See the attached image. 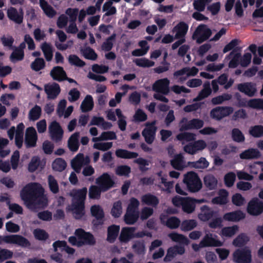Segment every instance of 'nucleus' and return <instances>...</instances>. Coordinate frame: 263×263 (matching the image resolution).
<instances>
[{"label":"nucleus","mask_w":263,"mask_h":263,"mask_svg":"<svg viewBox=\"0 0 263 263\" xmlns=\"http://www.w3.org/2000/svg\"><path fill=\"white\" fill-rule=\"evenodd\" d=\"M44 190L38 183L26 185L21 192V197L26 206L33 210L36 206L44 208L48 204V199L44 195Z\"/></svg>","instance_id":"1"},{"label":"nucleus","mask_w":263,"mask_h":263,"mask_svg":"<svg viewBox=\"0 0 263 263\" xmlns=\"http://www.w3.org/2000/svg\"><path fill=\"white\" fill-rule=\"evenodd\" d=\"M87 192L86 187L80 190H73L70 195L72 197V204L69 208L73 216L77 218H81L84 214V202Z\"/></svg>","instance_id":"2"},{"label":"nucleus","mask_w":263,"mask_h":263,"mask_svg":"<svg viewBox=\"0 0 263 263\" xmlns=\"http://www.w3.org/2000/svg\"><path fill=\"white\" fill-rule=\"evenodd\" d=\"M170 81L167 78H163L157 80L153 84L152 89L156 92L154 97L156 100L164 102H168V100L164 96L170 92L169 85Z\"/></svg>","instance_id":"3"},{"label":"nucleus","mask_w":263,"mask_h":263,"mask_svg":"<svg viewBox=\"0 0 263 263\" xmlns=\"http://www.w3.org/2000/svg\"><path fill=\"white\" fill-rule=\"evenodd\" d=\"M75 235L76 237L71 236L69 238V242L73 246L80 247L85 244L92 245L95 242L93 236L82 229L76 230Z\"/></svg>","instance_id":"4"},{"label":"nucleus","mask_w":263,"mask_h":263,"mask_svg":"<svg viewBox=\"0 0 263 263\" xmlns=\"http://www.w3.org/2000/svg\"><path fill=\"white\" fill-rule=\"evenodd\" d=\"M183 181L191 192H197L202 186L200 179L198 175L193 172H190L185 174Z\"/></svg>","instance_id":"5"},{"label":"nucleus","mask_w":263,"mask_h":263,"mask_svg":"<svg viewBox=\"0 0 263 263\" xmlns=\"http://www.w3.org/2000/svg\"><path fill=\"white\" fill-rule=\"evenodd\" d=\"M204 122L199 119H193L188 120L186 118H183L179 123L180 131L190 129H199L203 126Z\"/></svg>","instance_id":"6"},{"label":"nucleus","mask_w":263,"mask_h":263,"mask_svg":"<svg viewBox=\"0 0 263 263\" xmlns=\"http://www.w3.org/2000/svg\"><path fill=\"white\" fill-rule=\"evenodd\" d=\"M233 258L237 263H250L252 260L251 250L248 248L237 249L233 253Z\"/></svg>","instance_id":"7"},{"label":"nucleus","mask_w":263,"mask_h":263,"mask_svg":"<svg viewBox=\"0 0 263 263\" xmlns=\"http://www.w3.org/2000/svg\"><path fill=\"white\" fill-rule=\"evenodd\" d=\"M211 35V30L205 25H199L193 35V39L201 43L209 39Z\"/></svg>","instance_id":"8"},{"label":"nucleus","mask_w":263,"mask_h":263,"mask_svg":"<svg viewBox=\"0 0 263 263\" xmlns=\"http://www.w3.org/2000/svg\"><path fill=\"white\" fill-rule=\"evenodd\" d=\"M24 128V125L21 123L17 125L16 130L14 127H12L8 131V136L11 140L13 138L14 134L15 132V144L18 148L21 147L23 144Z\"/></svg>","instance_id":"9"},{"label":"nucleus","mask_w":263,"mask_h":263,"mask_svg":"<svg viewBox=\"0 0 263 263\" xmlns=\"http://www.w3.org/2000/svg\"><path fill=\"white\" fill-rule=\"evenodd\" d=\"M4 242L7 243L27 248L30 246L29 241L25 237L19 235H10L4 236Z\"/></svg>","instance_id":"10"},{"label":"nucleus","mask_w":263,"mask_h":263,"mask_svg":"<svg viewBox=\"0 0 263 263\" xmlns=\"http://www.w3.org/2000/svg\"><path fill=\"white\" fill-rule=\"evenodd\" d=\"M135 228L134 227H124L121 230L119 239L122 243H127L130 239L135 237H142L143 234H136Z\"/></svg>","instance_id":"11"},{"label":"nucleus","mask_w":263,"mask_h":263,"mask_svg":"<svg viewBox=\"0 0 263 263\" xmlns=\"http://www.w3.org/2000/svg\"><path fill=\"white\" fill-rule=\"evenodd\" d=\"M233 112L231 107H217L213 108L210 112L211 117L216 120H220L229 116Z\"/></svg>","instance_id":"12"},{"label":"nucleus","mask_w":263,"mask_h":263,"mask_svg":"<svg viewBox=\"0 0 263 263\" xmlns=\"http://www.w3.org/2000/svg\"><path fill=\"white\" fill-rule=\"evenodd\" d=\"M96 183L103 192H105L114 186L112 178L107 173H104L96 179Z\"/></svg>","instance_id":"13"},{"label":"nucleus","mask_w":263,"mask_h":263,"mask_svg":"<svg viewBox=\"0 0 263 263\" xmlns=\"http://www.w3.org/2000/svg\"><path fill=\"white\" fill-rule=\"evenodd\" d=\"M198 69L195 67H185L174 73V77L178 79L180 82H183L189 77H193L196 75L198 72Z\"/></svg>","instance_id":"14"},{"label":"nucleus","mask_w":263,"mask_h":263,"mask_svg":"<svg viewBox=\"0 0 263 263\" xmlns=\"http://www.w3.org/2000/svg\"><path fill=\"white\" fill-rule=\"evenodd\" d=\"M49 133L52 140L55 142L62 140L63 135V130L59 123L56 121L52 122L49 125Z\"/></svg>","instance_id":"15"},{"label":"nucleus","mask_w":263,"mask_h":263,"mask_svg":"<svg viewBox=\"0 0 263 263\" xmlns=\"http://www.w3.org/2000/svg\"><path fill=\"white\" fill-rule=\"evenodd\" d=\"M37 140V133L33 127L27 128L25 132V144L27 147H34Z\"/></svg>","instance_id":"16"},{"label":"nucleus","mask_w":263,"mask_h":263,"mask_svg":"<svg viewBox=\"0 0 263 263\" xmlns=\"http://www.w3.org/2000/svg\"><path fill=\"white\" fill-rule=\"evenodd\" d=\"M248 212L252 215H258L263 211V201L257 198L253 199L248 205Z\"/></svg>","instance_id":"17"},{"label":"nucleus","mask_w":263,"mask_h":263,"mask_svg":"<svg viewBox=\"0 0 263 263\" xmlns=\"http://www.w3.org/2000/svg\"><path fill=\"white\" fill-rule=\"evenodd\" d=\"M207 146L206 142L203 140H198L194 143H190L184 147V150L185 152L194 154L198 151L204 149Z\"/></svg>","instance_id":"18"},{"label":"nucleus","mask_w":263,"mask_h":263,"mask_svg":"<svg viewBox=\"0 0 263 263\" xmlns=\"http://www.w3.org/2000/svg\"><path fill=\"white\" fill-rule=\"evenodd\" d=\"M201 245L205 247H221L223 242L217 238V236H213L211 233H207L201 240Z\"/></svg>","instance_id":"19"},{"label":"nucleus","mask_w":263,"mask_h":263,"mask_svg":"<svg viewBox=\"0 0 263 263\" xmlns=\"http://www.w3.org/2000/svg\"><path fill=\"white\" fill-rule=\"evenodd\" d=\"M89 163V158L88 157H84L81 154H78L71 162L72 168L77 172L81 171L82 167Z\"/></svg>","instance_id":"20"},{"label":"nucleus","mask_w":263,"mask_h":263,"mask_svg":"<svg viewBox=\"0 0 263 263\" xmlns=\"http://www.w3.org/2000/svg\"><path fill=\"white\" fill-rule=\"evenodd\" d=\"M156 130L155 122L151 124H146V127L142 132V135L147 143L151 144L153 142Z\"/></svg>","instance_id":"21"},{"label":"nucleus","mask_w":263,"mask_h":263,"mask_svg":"<svg viewBox=\"0 0 263 263\" xmlns=\"http://www.w3.org/2000/svg\"><path fill=\"white\" fill-rule=\"evenodd\" d=\"M238 89L249 97L253 96L256 93V85L252 83H245L238 85Z\"/></svg>","instance_id":"22"},{"label":"nucleus","mask_w":263,"mask_h":263,"mask_svg":"<svg viewBox=\"0 0 263 263\" xmlns=\"http://www.w3.org/2000/svg\"><path fill=\"white\" fill-rule=\"evenodd\" d=\"M45 91L48 99H55L60 92V86L58 84L53 83L45 86Z\"/></svg>","instance_id":"23"},{"label":"nucleus","mask_w":263,"mask_h":263,"mask_svg":"<svg viewBox=\"0 0 263 263\" xmlns=\"http://www.w3.org/2000/svg\"><path fill=\"white\" fill-rule=\"evenodd\" d=\"M160 218L162 223L172 229L177 228L180 224V220L176 217H171L167 218L165 215L162 214Z\"/></svg>","instance_id":"24"},{"label":"nucleus","mask_w":263,"mask_h":263,"mask_svg":"<svg viewBox=\"0 0 263 263\" xmlns=\"http://www.w3.org/2000/svg\"><path fill=\"white\" fill-rule=\"evenodd\" d=\"M185 252L184 247L176 246L170 248L167 251V254L164 258L165 261H169L177 254L182 255Z\"/></svg>","instance_id":"25"},{"label":"nucleus","mask_w":263,"mask_h":263,"mask_svg":"<svg viewBox=\"0 0 263 263\" xmlns=\"http://www.w3.org/2000/svg\"><path fill=\"white\" fill-rule=\"evenodd\" d=\"M245 217V214L241 211L227 213L223 216V220L228 221L236 222Z\"/></svg>","instance_id":"26"},{"label":"nucleus","mask_w":263,"mask_h":263,"mask_svg":"<svg viewBox=\"0 0 263 263\" xmlns=\"http://www.w3.org/2000/svg\"><path fill=\"white\" fill-rule=\"evenodd\" d=\"M228 196L229 193L226 190H220L218 196L212 199V203L214 204H226L228 202Z\"/></svg>","instance_id":"27"},{"label":"nucleus","mask_w":263,"mask_h":263,"mask_svg":"<svg viewBox=\"0 0 263 263\" xmlns=\"http://www.w3.org/2000/svg\"><path fill=\"white\" fill-rule=\"evenodd\" d=\"M187 30V25L184 22H180L174 28L173 32L175 33V38L183 39Z\"/></svg>","instance_id":"28"},{"label":"nucleus","mask_w":263,"mask_h":263,"mask_svg":"<svg viewBox=\"0 0 263 263\" xmlns=\"http://www.w3.org/2000/svg\"><path fill=\"white\" fill-rule=\"evenodd\" d=\"M200 212L198 214V218L203 221H206L211 219L214 215V212L209 206L203 205L200 208Z\"/></svg>","instance_id":"29"},{"label":"nucleus","mask_w":263,"mask_h":263,"mask_svg":"<svg viewBox=\"0 0 263 263\" xmlns=\"http://www.w3.org/2000/svg\"><path fill=\"white\" fill-rule=\"evenodd\" d=\"M90 125H97L103 129H109L112 124L105 121L104 119L100 117H93L90 122Z\"/></svg>","instance_id":"30"},{"label":"nucleus","mask_w":263,"mask_h":263,"mask_svg":"<svg viewBox=\"0 0 263 263\" xmlns=\"http://www.w3.org/2000/svg\"><path fill=\"white\" fill-rule=\"evenodd\" d=\"M239 230V227L236 225L223 228L219 235L222 237L230 238L233 237Z\"/></svg>","instance_id":"31"},{"label":"nucleus","mask_w":263,"mask_h":263,"mask_svg":"<svg viewBox=\"0 0 263 263\" xmlns=\"http://www.w3.org/2000/svg\"><path fill=\"white\" fill-rule=\"evenodd\" d=\"M260 153L257 149L249 148L240 154V158L242 159H251L259 157Z\"/></svg>","instance_id":"32"},{"label":"nucleus","mask_w":263,"mask_h":263,"mask_svg":"<svg viewBox=\"0 0 263 263\" xmlns=\"http://www.w3.org/2000/svg\"><path fill=\"white\" fill-rule=\"evenodd\" d=\"M115 154L117 157L122 159H134L138 156L137 153L120 148L117 149L116 151Z\"/></svg>","instance_id":"33"},{"label":"nucleus","mask_w":263,"mask_h":263,"mask_svg":"<svg viewBox=\"0 0 263 263\" xmlns=\"http://www.w3.org/2000/svg\"><path fill=\"white\" fill-rule=\"evenodd\" d=\"M211 92L210 83L209 82L205 83L203 84V88L200 91L197 97L193 99V101H199L207 98L210 95Z\"/></svg>","instance_id":"34"},{"label":"nucleus","mask_w":263,"mask_h":263,"mask_svg":"<svg viewBox=\"0 0 263 263\" xmlns=\"http://www.w3.org/2000/svg\"><path fill=\"white\" fill-rule=\"evenodd\" d=\"M8 17L16 23L21 24L23 21L22 12H18L14 8H10L7 11Z\"/></svg>","instance_id":"35"},{"label":"nucleus","mask_w":263,"mask_h":263,"mask_svg":"<svg viewBox=\"0 0 263 263\" xmlns=\"http://www.w3.org/2000/svg\"><path fill=\"white\" fill-rule=\"evenodd\" d=\"M141 201L144 204L155 206L159 203V201L155 195L147 194L142 196Z\"/></svg>","instance_id":"36"},{"label":"nucleus","mask_w":263,"mask_h":263,"mask_svg":"<svg viewBox=\"0 0 263 263\" xmlns=\"http://www.w3.org/2000/svg\"><path fill=\"white\" fill-rule=\"evenodd\" d=\"M117 139L116 133L114 132H103L100 136L93 137L92 141L94 142H99L103 140H114Z\"/></svg>","instance_id":"37"},{"label":"nucleus","mask_w":263,"mask_h":263,"mask_svg":"<svg viewBox=\"0 0 263 263\" xmlns=\"http://www.w3.org/2000/svg\"><path fill=\"white\" fill-rule=\"evenodd\" d=\"M80 134L78 132L72 134L68 140V147L69 149L73 152L77 151L79 148V138Z\"/></svg>","instance_id":"38"},{"label":"nucleus","mask_w":263,"mask_h":263,"mask_svg":"<svg viewBox=\"0 0 263 263\" xmlns=\"http://www.w3.org/2000/svg\"><path fill=\"white\" fill-rule=\"evenodd\" d=\"M52 77L57 80L61 81L66 78V73L61 67H55L50 72Z\"/></svg>","instance_id":"39"},{"label":"nucleus","mask_w":263,"mask_h":263,"mask_svg":"<svg viewBox=\"0 0 263 263\" xmlns=\"http://www.w3.org/2000/svg\"><path fill=\"white\" fill-rule=\"evenodd\" d=\"M139 217L138 212H132L126 211L124 215V221L127 224H133L135 223Z\"/></svg>","instance_id":"40"},{"label":"nucleus","mask_w":263,"mask_h":263,"mask_svg":"<svg viewBox=\"0 0 263 263\" xmlns=\"http://www.w3.org/2000/svg\"><path fill=\"white\" fill-rule=\"evenodd\" d=\"M25 45L24 43L20 45V48L16 49L11 54L10 58L11 61L15 62L17 61L22 60L24 58L23 48Z\"/></svg>","instance_id":"41"},{"label":"nucleus","mask_w":263,"mask_h":263,"mask_svg":"<svg viewBox=\"0 0 263 263\" xmlns=\"http://www.w3.org/2000/svg\"><path fill=\"white\" fill-rule=\"evenodd\" d=\"M168 237L174 241L179 243L188 245L190 243L187 238L182 234L177 233H172L168 234Z\"/></svg>","instance_id":"42"},{"label":"nucleus","mask_w":263,"mask_h":263,"mask_svg":"<svg viewBox=\"0 0 263 263\" xmlns=\"http://www.w3.org/2000/svg\"><path fill=\"white\" fill-rule=\"evenodd\" d=\"M204 183L209 190L215 189L217 187V180L212 175H208L204 177Z\"/></svg>","instance_id":"43"},{"label":"nucleus","mask_w":263,"mask_h":263,"mask_svg":"<svg viewBox=\"0 0 263 263\" xmlns=\"http://www.w3.org/2000/svg\"><path fill=\"white\" fill-rule=\"evenodd\" d=\"M120 230V227L118 226H111L108 228L107 241L113 242L118 236Z\"/></svg>","instance_id":"44"},{"label":"nucleus","mask_w":263,"mask_h":263,"mask_svg":"<svg viewBox=\"0 0 263 263\" xmlns=\"http://www.w3.org/2000/svg\"><path fill=\"white\" fill-rule=\"evenodd\" d=\"M42 109L38 105H35L29 111L28 114V119L30 121H36L39 119L41 115Z\"/></svg>","instance_id":"45"},{"label":"nucleus","mask_w":263,"mask_h":263,"mask_svg":"<svg viewBox=\"0 0 263 263\" xmlns=\"http://www.w3.org/2000/svg\"><path fill=\"white\" fill-rule=\"evenodd\" d=\"M93 106V99L91 96L87 95L82 102L81 108L83 112H86L92 109Z\"/></svg>","instance_id":"46"},{"label":"nucleus","mask_w":263,"mask_h":263,"mask_svg":"<svg viewBox=\"0 0 263 263\" xmlns=\"http://www.w3.org/2000/svg\"><path fill=\"white\" fill-rule=\"evenodd\" d=\"M195 208V204L194 199L186 197V199L183 204V210L186 213H191L194 211Z\"/></svg>","instance_id":"47"},{"label":"nucleus","mask_w":263,"mask_h":263,"mask_svg":"<svg viewBox=\"0 0 263 263\" xmlns=\"http://www.w3.org/2000/svg\"><path fill=\"white\" fill-rule=\"evenodd\" d=\"M171 164L173 167L178 170H181L185 166V162L182 155L179 154L175 156L171 160Z\"/></svg>","instance_id":"48"},{"label":"nucleus","mask_w":263,"mask_h":263,"mask_svg":"<svg viewBox=\"0 0 263 263\" xmlns=\"http://www.w3.org/2000/svg\"><path fill=\"white\" fill-rule=\"evenodd\" d=\"M228 58L231 59V61L229 64V67L230 68H235L238 64V62L240 58V54L232 51L230 53L228 57L225 58L224 60H226Z\"/></svg>","instance_id":"49"},{"label":"nucleus","mask_w":263,"mask_h":263,"mask_svg":"<svg viewBox=\"0 0 263 263\" xmlns=\"http://www.w3.org/2000/svg\"><path fill=\"white\" fill-rule=\"evenodd\" d=\"M157 175L160 177L161 182L164 185V187L162 188L161 190L167 193H171L173 188V182L167 181V179L162 176L161 172L158 173Z\"/></svg>","instance_id":"50"},{"label":"nucleus","mask_w":263,"mask_h":263,"mask_svg":"<svg viewBox=\"0 0 263 263\" xmlns=\"http://www.w3.org/2000/svg\"><path fill=\"white\" fill-rule=\"evenodd\" d=\"M40 4L44 13L48 17H52L55 14L53 9L44 0H40Z\"/></svg>","instance_id":"51"},{"label":"nucleus","mask_w":263,"mask_h":263,"mask_svg":"<svg viewBox=\"0 0 263 263\" xmlns=\"http://www.w3.org/2000/svg\"><path fill=\"white\" fill-rule=\"evenodd\" d=\"M177 138L178 140L182 141L184 143L185 142L194 140L196 138V135L192 133L184 132L178 134Z\"/></svg>","instance_id":"52"},{"label":"nucleus","mask_w":263,"mask_h":263,"mask_svg":"<svg viewBox=\"0 0 263 263\" xmlns=\"http://www.w3.org/2000/svg\"><path fill=\"white\" fill-rule=\"evenodd\" d=\"M66 165V162L62 158L56 159L52 164L53 170L58 172H62L64 170Z\"/></svg>","instance_id":"53"},{"label":"nucleus","mask_w":263,"mask_h":263,"mask_svg":"<svg viewBox=\"0 0 263 263\" xmlns=\"http://www.w3.org/2000/svg\"><path fill=\"white\" fill-rule=\"evenodd\" d=\"M196 226L197 222L195 220H186L182 221L181 224L180 228L183 231H189L193 229Z\"/></svg>","instance_id":"54"},{"label":"nucleus","mask_w":263,"mask_h":263,"mask_svg":"<svg viewBox=\"0 0 263 263\" xmlns=\"http://www.w3.org/2000/svg\"><path fill=\"white\" fill-rule=\"evenodd\" d=\"M92 215L95 217L98 220H99V223L104 217V213L101 208L99 205H93L91 208Z\"/></svg>","instance_id":"55"},{"label":"nucleus","mask_w":263,"mask_h":263,"mask_svg":"<svg viewBox=\"0 0 263 263\" xmlns=\"http://www.w3.org/2000/svg\"><path fill=\"white\" fill-rule=\"evenodd\" d=\"M250 134L254 137L259 138L263 136V126L255 125L249 129Z\"/></svg>","instance_id":"56"},{"label":"nucleus","mask_w":263,"mask_h":263,"mask_svg":"<svg viewBox=\"0 0 263 263\" xmlns=\"http://www.w3.org/2000/svg\"><path fill=\"white\" fill-rule=\"evenodd\" d=\"M247 106L256 109H263V99H251L247 102Z\"/></svg>","instance_id":"57"},{"label":"nucleus","mask_w":263,"mask_h":263,"mask_svg":"<svg viewBox=\"0 0 263 263\" xmlns=\"http://www.w3.org/2000/svg\"><path fill=\"white\" fill-rule=\"evenodd\" d=\"M42 50L47 61H50L52 58V50L51 45L47 43H43L41 46Z\"/></svg>","instance_id":"58"},{"label":"nucleus","mask_w":263,"mask_h":263,"mask_svg":"<svg viewBox=\"0 0 263 263\" xmlns=\"http://www.w3.org/2000/svg\"><path fill=\"white\" fill-rule=\"evenodd\" d=\"M9 141L7 139L0 138V156L5 157L8 155L10 151L8 149H5V147L8 144Z\"/></svg>","instance_id":"59"},{"label":"nucleus","mask_w":263,"mask_h":263,"mask_svg":"<svg viewBox=\"0 0 263 263\" xmlns=\"http://www.w3.org/2000/svg\"><path fill=\"white\" fill-rule=\"evenodd\" d=\"M249 241L248 237L244 234L238 235L233 241V245L239 247L245 245Z\"/></svg>","instance_id":"60"},{"label":"nucleus","mask_w":263,"mask_h":263,"mask_svg":"<svg viewBox=\"0 0 263 263\" xmlns=\"http://www.w3.org/2000/svg\"><path fill=\"white\" fill-rule=\"evenodd\" d=\"M122 213V203L120 201L115 202L112 205L111 214L114 217H119Z\"/></svg>","instance_id":"61"},{"label":"nucleus","mask_w":263,"mask_h":263,"mask_svg":"<svg viewBox=\"0 0 263 263\" xmlns=\"http://www.w3.org/2000/svg\"><path fill=\"white\" fill-rule=\"evenodd\" d=\"M191 165L196 168H205L209 165V162L205 158L201 157L198 161L191 162Z\"/></svg>","instance_id":"62"},{"label":"nucleus","mask_w":263,"mask_h":263,"mask_svg":"<svg viewBox=\"0 0 263 263\" xmlns=\"http://www.w3.org/2000/svg\"><path fill=\"white\" fill-rule=\"evenodd\" d=\"M112 146V142H95L93 147L100 151H105L109 149Z\"/></svg>","instance_id":"63"},{"label":"nucleus","mask_w":263,"mask_h":263,"mask_svg":"<svg viewBox=\"0 0 263 263\" xmlns=\"http://www.w3.org/2000/svg\"><path fill=\"white\" fill-rule=\"evenodd\" d=\"M231 95L224 93L220 96L213 98L211 102L214 105H217L222 103L224 101L229 100L231 98Z\"/></svg>","instance_id":"64"}]
</instances>
